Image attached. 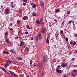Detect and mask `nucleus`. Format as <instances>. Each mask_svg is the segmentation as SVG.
<instances>
[{
	"label": "nucleus",
	"instance_id": "nucleus-1",
	"mask_svg": "<svg viewBox=\"0 0 77 77\" xmlns=\"http://www.w3.org/2000/svg\"><path fill=\"white\" fill-rule=\"evenodd\" d=\"M68 65V63H66L65 64L63 63L62 65H61L62 67H64V68H65V67H66V66H67V65Z\"/></svg>",
	"mask_w": 77,
	"mask_h": 77
},
{
	"label": "nucleus",
	"instance_id": "nucleus-2",
	"mask_svg": "<svg viewBox=\"0 0 77 77\" xmlns=\"http://www.w3.org/2000/svg\"><path fill=\"white\" fill-rule=\"evenodd\" d=\"M39 2L42 6H43L44 5V1H43L42 0H39Z\"/></svg>",
	"mask_w": 77,
	"mask_h": 77
},
{
	"label": "nucleus",
	"instance_id": "nucleus-3",
	"mask_svg": "<svg viewBox=\"0 0 77 77\" xmlns=\"http://www.w3.org/2000/svg\"><path fill=\"white\" fill-rule=\"evenodd\" d=\"M38 38L39 39H41L42 38V35H41V34L40 33L38 34Z\"/></svg>",
	"mask_w": 77,
	"mask_h": 77
},
{
	"label": "nucleus",
	"instance_id": "nucleus-4",
	"mask_svg": "<svg viewBox=\"0 0 77 77\" xmlns=\"http://www.w3.org/2000/svg\"><path fill=\"white\" fill-rule=\"evenodd\" d=\"M9 72H10L11 74V75H12L13 76H14V75H16V74H15V73H14V72L9 70Z\"/></svg>",
	"mask_w": 77,
	"mask_h": 77
},
{
	"label": "nucleus",
	"instance_id": "nucleus-5",
	"mask_svg": "<svg viewBox=\"0 0 77 77\" xmlns=\"http://www.w3.org/2000/svg\"><path fill=\"white\" fill-rule=\"evenodd\" d=\"M48 38V35L46 39V43L47 44H49V39Z\"/></svg>",
	"mask_w": 77,
	"mask_h": 77
},
{
	"label": "nucleus",
	"instance_id": "nucleus-6",
	"mask_svg": "<svg viewBox=\"0 0 77 77\" xmlns=\"http://www.w3.org/2000/svg\"><path fill=\"white\" fill-rule=\"evenodd\" d=\"M43 60L44 62H47V58H46V57H45V56H44L43 57Z\"/></svg>",
	"mask_w": 77,
	"mask_h": 77
},
{
	"label": "nucleus",
	"instance_id": "nucleus-7",
	"mask_svg": "<svg viewBox=\"0 0 77 77\" xmlns=\"http://www.w3.org/2000/svg\"><path fill=\"white\" fill-rule=\"evenodd\" d=\"M9 11H10V9H9L8 8L7 9L6 11L7 14H9L10 13V12H9Z\"/></svg>",
	"mask_w": 77,
	"mask_h": 77
},
{
	"label": "nucleus",
	"instance_id": "nucleus-8",
	"mask_svg": "<svg viewBox=\"0 0 77 77\" xmlns=\"http://www.w3.org/2000/svg\"><path fill=\"white\" fill-rule=\"evenodd\" d=\"M41 32L42 33H45V29H42L41 30Z\"/></svg>",
	"mask_w": 77,
	"mask_h": 77
},
{
	"label": "nucleus",
	"instance_id": "nucleus-9",
	"mask_svg": "<svg viewBox=\"0 0 77 77\" xmlns=\"http://www.w3.org/2000/svg\"><path fill=\"white\" fill-rule=\"evenodd\" d=\"M56 71L57 72H58V73H60L62 72V70H59V69L56 70Z\"/></svg>",
	"mask_w": 77,
	"mask_h": 77
},
{
	"label": "nucleus",
	"instance_id": "nucleus-10",
	"mask_svg": "<svg viewBox=\"0 0 77 77\" xmlns=\"http://www.w3.org/2000/svg\"><path fill=\"white\" fill-rule=\"evenodd\" d=\"M7 62L8 63H12V61L10 60H8Z\"/></svg>",
	"mask_w": 77,
	"mask_h": 77
},
{
	"label": "nucleus",
	"instance_id": "nucleus-11",
	"mask_svg": "<svg viewBox=\"0 0 77 77\" xmlns=\"http://www.w3.org/2000/svg\"><path fill=\"white\" fill-rule=\"evenodd\" d=\"M36 23H37V24H41V22H40L39 21V20H36Z\"/></svg>",
	"mask_w": 77,
	"mask_h": 77
},
{
	"label": "nucleus",
	"instance_id": "nucleus-12",
	"mask_svg": "<svg viewBox=\"0 0 77 77\" xmlns=\"http://www.w3.org/2000/svg\"><path fill=\"white\" fill-rule=\"evenodd\" d=\"M59 11H60V9H57L55 11V12H56V13H57V12H58Z\"/></svg>",
	"mask_w": 77,
	"mask_h": 77
},
{
	"label": "nucleus",
	"instance_id": "nucleus-13",
	"mask_svg": "<svg viewBox=\"0 0 77 77\" xmlns=\"http://www.w3.org/2000/svg\"><path fill=\"white\" fill-rule=\"evenodd\" d=\"M17 24H20V23H21V21L20 20H17Z\"/></svg>",
	"mask_w": 77,
	"mask_h": 77
},
{
	"label": "nucleus",
	"instance_id": "nucleus-14",
	"mask_svg": "<svg viewBox=\"0 0 77 77\" xmlns=\"http://www.w3.org/2000/svg\"><path fill=\"white\" fill-rule=\"evenodd\" d=\"M58 36H59V33H57L55 34V36L56 37V38L58 37Z\"/></svg>",
	"mask_w": 77,
	"mask_h": 77
},
{
	"label": "nucleus",
	"instance_id": "nucleus-15",
	"mask_svg": "<svg viewBox=\"0 0 77 77\" xmlns=\"http://www.w3.org/2000/svg\"><path fill=\"white\" fill-rule=\"evenodd\" d=\"M26 27L27 28V29H31V28H30V27H29V25H27L26 26Z\"/></svg>",
	"mask_w": 77,
	"mask_h": 77
},
{
	"label": "nucleus",
	"instance_id": "nucleus-16",
	"mask_svg": "<svg viewBox=\"0 0 77 77\" xmlns=\"http://www.w3.org/2000/svg\"><path fill=\"white\" fill-rule=\"evenodd\" d=\"M9 65V64L8 63H7L5 64V66H8Z\"/></svg>",
	"mask_w": 77,
	"mask_h": 77
},
{
	"label": "nucleus",
	"instance_id": "nucleus-17",
	"mask_svg": "<svg viewBox=\"0 0 77 77\" xmlns=\"http://www.w3.org/2000/svg\"><path fill=\"white\" fill-rule=\"evenodd\" d=\"M41 65V64H40V63H39L38 64V65L37 66V67H38V68H39L40 67V66Z\"/></svg>",
	"mask_w": 77,
	"mask_h": 77
},
{
	"label": "nucleus",
	"instance_id": "nucleus-18",
	"mask_svg": "<svg viewBox=\"0 0 77 77\" xmlns=\"http://www.w3.org/2000/svg\"><path fill=\"white\" fill-rule=\"evenodd\" d=\"M9 51L12 53H14V50H11Z\"/></svg>",
	"mask_w": 77,
	"mask_h": 77
},
{
	"label": "nucleus",
	"instance_id": "nucleus-19",
	"mask_svg": "<svg viewBox=\"0 0 77 77\" xmlns=\"http://www.w3.org/2000/svg\"><path fill=\"white\" fill-rule=\"evenodd\" d=\"M23 2H24L25 3H27V0H23Z\"/></svg>",
	"mask_w": 77,
	"mask_h": 77
},
{
	"label": "nucleus",
	"instance_id": "nucleus-20",
	"mask_svg": "<svg viewBox=\"0 0 77 77\" xmlns=\"http://www.w3.org/2000/svg\"><path fill=\"white\" fill-rule=\"evenodd\" d=\"M8 32H6L5 34V36H6L7 35H8Z\"/></svg>",
	"mask_w": 77,
	"mask_h": 77
},
{
	"label": "nucleus",
	"instance_id": "nucleus-21",
	"mask_svg": "<svg viewBox=\"0 0 77 77\" xmlns=\"http://www.w3.org/2000/svg\"><path fill=\"white\" fill-rule=\"evenodd\" d=\"M72 20L69 21V22L68 24H71V23H72Z\"/></svg>",
	"mask_w": 77,
	"mask_h": 77
},
{
	"label": "nucleus",
	"instance_id": "nucleus-22",
	"mask_svg": "<svg viewBox=\"0 0 77 77\" xmlns=\"http://www.w3.org/2000/svg\"><path fill=\"white\" fill-rule=\"evenodd\" d=\"M33 63V61L32 60H31L30 62V65H32V63Z\"/></svg>",
	"mask_w": 77,
	"mask_h": 77
},
{
	"label": "nucleus",
	"instance_id": "nucleus-23",
	"mask_svg": "<svg viewBox=\"0 0 77 77\" xmlns=\"http://www.w3.org/2000/svg\"><path fill=\"white\" fill-rule=\"evenodd\" d=\"M72 67H73V68H74L75 67H77V66L76 65H73L72 66Z\"/></svg>",
	"mask_w": 77,
	"mask_h": 77
},
{
	"label": "nucleus",
	"instance_id": "nucleus-24",
	"mask_svg": "<svg viewBox=\"0 0 77 77\" xmlns=\"http://www.w3.org/2000/svg\"><path fill=\"white\" fill-rule=\"evenodd\" d=\"M38 39H39V37H38V36L36 37V38L35 39V40H36V41H38Z\"/></svg>",
	"mask_w": 77,
	"mask_h": 77
},
{
	"label": "nucleus",
	"instance_id": "nucleus-25",
	"mask_svg": "<svg viewBox=\"0 0 77 77\" xmlns=\"http://www.w3.org/2000/svg\"><path fill=\"white\" fill-rule=\"evenodd\" d=\"M72 76H73V77H75L76 75L75 74H72Z\"/></svg>",
	"mask_w": 77,
	"mask_h": 77
},
{
	"label": "nucleus",
	"instance_id": "nucleus-26",
	"mask_svg": "<svg viewBox=\"0 0 77 77\" xmlns=\"http://www.w3.org/2000/svg\"><path fill=\"white\" fill-rule=\"evenodd\" d=\"M36 7V5H33V6H32V8H35Z\"/></svg>",
	"mask_w": 77,
	"mask_h": 77
},
{
	"label": "nucleus",
	"instance_id": "nucleus-27",
	"mask_svg": "<svg viewBox=\"0 0 77 77\" xmlns=\"http://www.w3.org/2000/svg\"><path fill=\"white\" fill-rule=\"evenodd\" d=\"M66 41H68V37H66L65 39Z\"/></svg>",
	"mask_w": 77,
	"mask_h": 77
},
{
	"label": "nucleus",
	"instance_id": "nucleus-28",
	"mask_svg": "<svg viewBox=\"0 0 77 77\" xmlns=\"http://www.w3.org/2000/svg\"><path fill=\"white\" fill-rule=\"evenodd\" d=\"M73 72H77V70L76 69H74L73 70Z\"/></svg>",
	"mask_w": 77,
	"mask_h": 77
},
{
	"label": "nucleus",
	"instance_id": "nucleus-29",
	"mask_svg": "<svg viewBox=\"0 0 77 77\" xmlns=\"http://www.w3.org/2000/svg\"><path fill=\"white\" fill-rule=\"evenodd\" d=\"M77 44V43H76V42H75L74 43H73V45H76V44Z\"/></svg>",
	"mask_w": 77,
	"mask_h": 77
},
{
	"label": "nucleus",
	"instance_id": "nucleus-30",
	"mask_svg": "<svg viewBox=\"0 0 77 77\" xmlns=\"http://www.w3.org/2000/svg\"><path fill=\"white\" fill-rule=\"evenodd\" d=\"M23 45H24V44L21 43L20 44V47H21V46Z\"/></svg>",
	"mask_w": 77,
	"mask_h": 77
},
{
	"label": "nucleus",
	"instance_id": "nucleus-31",
	"mask_svg": "<svg viewBox=\"0 0 77 77\" xmlns=\"http://www.w3.org/2000/svg\"><path fill=\"white\" fill-rule=\"evenodd\" d=\"M6 42L7 43H9V39H7L6 40Z\"/></svg>",
	"mask_w": 77,
	"mask_h": 77
},
{
	"label": "nucleus",
	"instance_id": "nucleus-32",
	"mask_svg": "<svg viewBox=\"0 0 77 77\" xmlns=\"http://www.w3.org/2000/svg\"><path fill=\"white\" fill-rule=\"evenodd\" d=\"M32 16L35 17V16H36V14L35 13H33L32 14Z\"/></svg>",
	"mask_w": 77,
	"mask_h": 77
},
{
	"label": "nucleus",
	"instance_id": "nucleus-33",
	"mask_svg": "<svg viewBox=\"0 0 77 77\" xmlns=\"http://www.w3.org/2000/svg\"><path fill=\"white\" fill-rule=\"evenodd\" d=\"M40 24H44V22L43 21H42V22H40Z\"/></svg>",
	"mask_w": 77,
	"mask_h": 77
},
{
	"label": "nucleus",
	"instance_id": "nucleus-34",
	"mask_svg": "<svg viewBox=\"0 0 77 77\" xmlns=\"http://www.w3.org/2000/svg\"><path fill=\"white\" fill-rule=\"evenodd\" d=\"M23 19L24 20H26V17H23Z\"/></svg>",
	"mask_w": 77,
	"mask_h": 77
},
{
	"label": "nucleus",
	"instance_id": "nucleus-35",
	"mask_svg": "<svg viewBox=\"0 0 77 77\" xmlns=\"http://www.w3.org/2000/svg\"><path fill=\"white\" fill-rule=\"evenodd\" d=\"M60 68L59 67H57V68H56V70H58Z\"/></svg>",
	"mask_w": 77,
	"mask_h": 77
},
{
	"label": "nucleus",
	"instance_id": "nucleus-36",
	"mask_svg": "<svg viewBox=\"0 0 77 77\" xmlns=\"http://www.w3.org/2000/svg\"><path fill=\"white\" fill-rule=\"evenodd\" d=\"M43 21V19H42V18H41V19H40V22H42V21Z\"/></svg>",
	"mask_w": 77,
	"mask_h": 77
},
{
	"label": "nucleus",
	"instance_id": "nucleus-37",
	"mask_svg": "<svg viewBox=\"0 0 77 77\" xmlns=\"http://www.w3.org/2000/svg\"><path fill=\"white\" fill-rule=\"evenodd\" d=\"M19 60H22V58L21 57L19 58L18 59Z\"/></svg>",
	"mask_w": 77,
	"mask_h": 77
},
{
	"label": "nucleus",
	"instance_id": "nucleus-38",
	"mask_svg": "<svg viewBox=\"0 0 77 77\" xmlns=\"http://www.w3.org/2000/svg\"><path fill=\"white\" fill-rule=\"evenodd\" d=\"M23 6H26V4L25 3H23Z\"/></svg>",
	"mask_w": 77,
	"mask_h": 77
},
{
	"label": "nucleus",
	"instance_id": "nucleus-39",
	"mask_svg": "<svg viewBox=\"0 0 77 77\" xmlns=\"http://www.w3.org/2000/svg\"><path fill=\"white\" fill-rule=\"evenodd\" d=\"M25 18L26 19V20H27V19H28V17H27L26 16H25Z\"/></svg>",
	"mask_w": 77,
	"mask_h": 77
},
{
	"label": "nucleus",
	"instance_id": "nucleus-40",
	"mask_svg": "<svg viewBox=\"0 0 77 77\" xmlns=\"http://www.w3.org/2000/svg\"><path fill=\"white\" fill-rule=\"evenodd\" d=\"M25 33L26 35H28V33H29V32H26Z\"/></svg>",
	"mask_w": 77,
	"mask_h": 77
},
{
	"label": "nucleus",
	"instance_id": "nucleus-41",
	"mask_svg": "<svg viewBox=\"0 0 77 77\" xmlns=\"http://www.w3.org/2000/svg\"><path fill=\"white\" fill-rule=\"evenodd\" d=\"M4 71L6 74H7V73H8V72H7V71H6V70H5Z\"/></svg>",
	"mask_w": 77,
	"mask_h": 77
},
{
	"label": "nucleus",
	"instance_id": "nucleus-42",
	"mask_svg": "<svg viewBox=\"0 0 77 77\" xmlns=\"http://www.w3.org/2000/svg\"><path fill=\"white\" fill-rule=\"evenodd\" d=\"M4 71L6 74H7V73H8V72H7V71H6V70H5Z\"/></svg>",
	"mask_w": 77,
	"mask_h": 77
},
{
	"label": "nucleus",
	"instance_id": "nucleus-43",
	"mask_svg": "<svg viewBox=\"0 0 77 77\" xmlns=\"http://www.w3.org/2000/svg\"><path fill=\"white\" fill-rule=\"evenodd\" d=\"M70 11H69L67 12V14H70Z\"/></svg>",
	"mask_w": 77,
	"mask_h": 77
},
{
	"label": "nucleus",
	"instance_id": "nucleus-44",
	"mask_svg": "<svg viewBox=\"0 0 77 77\" xmlns=\"http://www.w3.org/2000/svg\"><path fill=\"white\" fill-rule=\"evenodd\" d=\"M73 42H72V41L70 42V44H71V45L72 44Z\"/></svg>",
	"mask_w": 77,
	"mask_h": 77
},
{
	"label": "nucleus",
	"instance_id": "nucleus-45",
	"mask_svg": "<svg viewBox=\"0 0 77 77\" xmlns=\"http://www.w3.org/2000/svg\"><path fill=\"white\" fill-rule=\"evenodd\" d=\"M2 69L4 71L5 70V69L3 67L2 68Z\"/></svg>",
	"mask_w": 77,
	"mask_h": 77
},
{
	"label": "nucleus",
	"instance_id": "nucleus-46",
	"mask_svg": "<svg viewBox=\"0 0 77 77\" xmlns=\"http://www.w3.org/2000/svg\"><path fill=\"white\" fill-rule=\"evenodd\" d=\"M68 48H71V47H70V46L68 45Z\"/></svg>",
	"mask_w": 77,
	"mask_h": 77
},
{
	"label": "nucleus",
	"instance_id": "nucleus-47",
	"mask_svg": "<svg viewBox=\"0 0 77 77\" xmlns=\"http://www.w3.org/2000/svg\"><path fill=\"white\" fill-rule=\"evenodd\" d=\"M11 4H12V5H14V2H11Z\"/></svg>",
	"mask_w": 77,
	"mask_h": 77
},
{
	"label": "nucleus",
	"instance_id": "nucleus-48",
	"mask_svg": "<svg viewBox=\"0 0 77 77\" xmlns=\"http://www.w3.org/2000/svg\"><path fill=\"white\" fill-rule=\"evenodd\" d=\"M31 40H33V37H32L31 38Z\"/></svg>",
	"mask_w": 77,
	"mask_h": 77
},
{
	"label": "nucleus",
	"instance_id": "nucleus-49",
	"mask_svg": "<svg viewBox=\"0 0 77 77\" xmlns=\"http://www.w3.org/2000/svg\"><path fill=\"white\" fill-rule=\"evenodd\" d=\"M57 67H58V68H60V66L58 65L57 66Z\"/></svg>",
	"mask_w": 77,
	"mask_h": 77
},
{
	"label": "nucleus",
	"instance_id": "nucleus-50",
	"mask_svg": "<svg viewBox=\"0 0 77 77\" xmlns=\"http://www.w3.org/2000/svg\"><path fill=\"white\" fill-rule=\"evenodd\" d=\"M13 53L14 54H15L16 53V51H14V52H13Z\"/></svg>",
	"mask_w": 77,
	"mask_h": 77
},
{
	"label": "nucleus",
	"instance_id": "nucleus-51",
	"mask_svg": "<svg viewBox=\"0 0 77 77\" xmlns=\"http://www.w3.org/2000/svg\"><path fill=\"white\" fill-rule=\"evenodd\" d=\"M61 33H63V30H61Z\"/></svg>",
	"mask_w": 77,
	"mask_h": 77
},
{
	"label": "nucleus",
	"instance_id": "nucleus-52",
	"mask_svg": "<svg viewBox=\"0 0 77 77\" xmlns=\"http://www.w3.org/2000/svg\"><path fill=\"white\" fill-rule=\"evenodd\" d=\"M10 26H12V23H10Z\"/></svg>",
	"mask_w": 77,
	"mask_h": 77
},
{
	"label": "nucleus",
	"instance_id": "nucleus-53",
	"mask_svg": "<svg viewBox=\"0 0 77 77\" xmlns=\"http://www.w3.org/2000/svg\"><path fill=\"white\" fill-rule=\"evenodd\" d=\"M23 43H24V42H23V41H21V44H23Z\"/></svg>",
	"mask_w": 77,
	"mask_h": 77
},
{
	"label": "nucleus",
	"instance_id": "nucleus-54",
	"mask_svg": "<svg viewBox=\"0 0 77 77\" xmlns=\"http://www.w3.org/2000/svg\"><path fill=\"white\" fill-rule=\"evenodd\" d=\"M6 54H9V53L8 52H7L6 53Z\"/></svg>",
	"mask_w": 77,
	"mask_h": 77
},
{
	"label": "nucleus",
	"instance_id": "nucleus-55",
	"mask_svg": "<svg viewBox=\"0 0 77 77\" xmlns=\"http://www.w3.org/2000/svg\"><path fill=\"white\" fill-rule=\"evenodd\" d=\"M19 32L20 33H21V31H19Z\"/></svg>",
	"mask_w": 77,
	"mask_h": 77
},
{
	"label": "nucleus",
	"instance_id": "nucleus-56",
	"mask_svg": "<svg viewBox=\"0 0 77 77\" xmlns=\"http://www.w3.org/2000/svg\"><path fill=\"white\" fill-rule=\"evenodd\" d=\"M6 53V51H5L4 52V54H5V53Z\"/></svg>",
	"mask_w": 77,
	"mask_h": 77
},
{
	"label": "nucleus",
	"instance_id": "nucleus-57",
	"mask_svg": "<svg viewBox=\"0 0 77 77\" xmlns=\"http://www.w3.org/2000/svg\"><path fill=\"white\" fill-rule=\"evenodd\" d=\"M10 30H13V29L11 28L10 29Z\"/></svg>",
	"mask_w": 77,
	"mask_h": 77
},
{
	"label": "nucleus",
	"instance_id": "nucleus-58",
	"mask_svg": "<svg viewBox=\"0 0 77 77\" xmlns=\"http://www.w3.org/2000/svg\"><path fill=\"white\" fill-rule=\"evenodd\" d=\"M71 60H74V58H72Z\"/></svg>",
	"mask_w": 77,
	"mask_h": 77
},
{
	"label": "nucleus",
	"instance_id": "nucleus-59",
	"mask_svg": "<svg viewBox=\"0 0 77 77\" xmlns=\"http://www.w3.org/2000/svg\"><path fill=\"white\" fill-rule=\"evenodd\" d=\"M36 66V65H34V66H33V67H35V66Z\"/></svg>",
	"mask_w": 77,
	"mask_h": 77
},
{
	"label": "nucleus",
	"instance_id": "nucleus-60",
	"mask_svg": "<svg viewBox=\"0 0 77 77\" xmlns=\"http://www.w3.org/2000/svg\"><path fill=\"white\" fill-rule=\"evenodd\" d=\"M11 7H12V8H14V5H12V6H11Z\"/></svg>",
	"mask_w": 77,
	"mask_h": 77
},
{
	"label": "nucleus",
	"instance_id": "nucleus-61",
	"mask_svg": "<svg viewBox=\"0 0 77 77\" xmlns=\"http://www.w3.org/2000/svg\"><path fill=\"white\" fill-rule=\"evenodd\" d=\"M15 63H16V64H17V63H18V62L17 61Z\"/></svg>",
	"mask_w": 77,
	"mask_h": 77
},
{
	"label": "nucleus",
	"instance_id": "nucleus-62",
	"mask_svg": "<svg viewBox=\"0 0 77 77\" xmlns=\"http://www.w3.org/2000/svg\"><path fill=\"white\" fill-rule=\"evenodd\" d=\"M64 77H66V75H64Z\"/></svg>",
	"mask_w": 77,
	"mask_h": 77
},
{
	"label": "nucleus",
	"instance_id": "nucleus-63",
	"mask_svg": "<svg viewBox=\"0 0 77 77\" xmlns=\"http://www.w3.org/2000/svg\"><path fill=\"white\" fill-rule=\"evenodd\" d=\"M75 36H77V34H75Z\"/></svg>",
	"mask_w": 77,
	"mask_h": 77
},
{
	"label": "nucleus",
	"instance_id": "nucleus-64",
	"mask_svg": "<svg viewBox=\"0 0 77 77\" xmlns=\"http://www.w3.org/2000/svg\"><path fill=\"white\" fill-rule=\"evenodd\" d=\"M75 52H76V53H77V50H76L75 51Z\"/></svg>",
	"mask_w": 77,
	"mask_h": 77
}]
</instances>
